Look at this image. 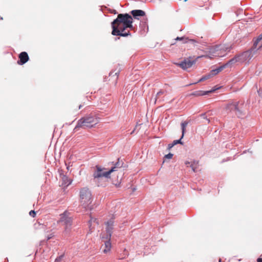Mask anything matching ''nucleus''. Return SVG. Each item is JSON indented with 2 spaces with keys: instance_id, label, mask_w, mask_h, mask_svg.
<instances>
[{
  "instance_id": "obj_5",
  "label": "nucleus",
  "mask_w": 262,
  "mask_h": 262,
  "mask_svg": "<svg viewBox=\"0 0 262 262\" xmlns=\"http://www.w3.org/2000/svg\"><path fill=\"white\" fill-rule=\"evenodd\" d=\"M80 202L84 208H86L92 202L91 190L87 187L80 189L79 191Z\"/></svg>"
},
{
  "instance_id": "obj_15",
  "label": "nucleus",
  "mask_w": 262,
  "mask_h": 262,
  "mask_svg": "<svg viewBox=\"0 0 262 262\" xmlns=\"http://www.w3.org/2000/svg\"><path fill=\"white\" fill-rule=\"evenodd\" d=\"M226 67L231 68L232 67L231 65H227V62L223 66H221L214 70H211L210 72V74L211 75H215L218 74L219 73H220L221 71H222V70Z\"/></svg>"
},
{
  "instance_id": "obj_2",
  "label": "nucleus",
  "mask_w": 262,
  "mask_h": 262,
  "mask_svg": "<svg viewBox=\"0 0 262 262\" xmlns=\"http://www.w3.org/2000/svg\"><path fill=\"white\" fill-rule=\"evenodd\" d=\"M231 46L226 45H220L209 48L205 51L206 54L198 58L206 57L213 58L216 57H224L231 49Z\"/></svg>"
},
{
  "instance_id": "obj_28",
  "label": "nucleus",
  "mask_w": 262,
  "mask_h": 262,
  "mask_svg": "<svg viewBox=\"0 0 262 262\" xmlns=\"http://www.w3.org/2000/svg\"><path fill=\"white\" fill-rule=\"evenodd\" d=\"M201 117L202 118H203V119H206L207 120V121H208V123L210 122V120L207 118V117H206V116L205 114H202L201 115Z\"/></svg>"
},
{
  "instance_id": "obj_26",
  "label": "nucleus",
  "mask_w": 262,
  "mask_h": 262,
  "mask_svg": "<svg viewBox=\"0 0 262 262\" xmlns=\"http://www.w3.org/2000/svg\"><path fill=\"white\" fill-rule=\"evenodd\" d=\"M29 214L30 216H31L32 217H35V216L36 215V212L34 210H31L30 211Z\"/></svg>"
},
{
  "instance_id": "obj_30",
  "label": "nucleus",
  "mask_w": 262,
  "mask_h": 262,
  "mask_svg": "<svg viewBox=\"0 0 262 262\" xmlns=\"http://www.w3.org/2000/svg\"><path fill=\"white\" fill-rule=\"evenodd\" d=\"M190 163H191V162H189V161H186L185 162V164L187 166H190Z\"/></svg>"
},
{
  "instance_id": "obj_10",
  "label": "nucleus",
  "mask_w": 262,
  "mask_h": 262,
  "mask_svg": "<svg viewBox=\"0 0 262 262\" xmlns=\"http://www.w3.org/2000/svg\"><path fill=\"white\" fill-rule=\"evenodd\" d=\"M69 213L65 211L63 213L60 215V219L58 222H63L65 225V229L64 233L65 234H68L71 230V226L72 225V219L69 216Z\"/></svg>"
},
{
  "instance_id": "obj_25",
  "label": "nucleus",
  "mask_w": 262,
  "mask_h": 262,
  "mask_svg": "<svg viewBox=\"0 0 262 262\" xmlns=\"http://www.w3.org/2000/svg\"><path fill=\"white\" fill-rule=\"evenodd\" d=\"M172 156H173V154H172L171 153H169L168 154L166 155L165 156V158H166V159H170L172 158Z\"/></svg>"
},
{
  "instance_id": "obj_32",
  "label": "nucleus",
  "mask_w": 262,
  "mask_h": 262,
  "mask_svg": "<svg viewBox=\"0 0 262 262\" xmlns=\"http://www.w3.org/2000/svg\"><path fill=\"white\" fill-rule=\"evenodd\" d=\"M257 262H262V258H258L257 259Z\"/></svg>"
},
{
  "instance_id": "obj_16",
  "label": "nucleus",
  "mask_w": 262,
  "mask_h": 262,
  "mask_svg": "<svg viewBox=\"0 0 262 262\" xmlns=\"http://www.w3.org/2000/svg\"><path fill=\"white\" fill-rule=\"evenodd\" d=\"M216 89H213L210 91H195L191 94L192 95L199 96H204L210 93L214 92Z\"/></svg>"
},
{
  "instance_id": "obj_14",
  "label": "nucleus",
  "mask_w": 262,
  "mask_h": 262,
  "mask_svg": "<svg viewBox=\"0 0 262 262\" xmlns=\"http://www.w3.org/2000/svg\"><path fill=\"white\" fill-rule=\"evenodd\" d=\"M130 13L136 19H138V16H144L145 15V12L141 10H134Z\"/></svg>"
},
{
  "instance_id": "obj_13",
  "label": "nucleus",
  "mask_w": 262,
  "mask_h": 262,
  "mask_svg": "<svg viewBox=\"0 0 262 262\" xmlns=\"http://www.w3.org/2000/svg\"><path fill=\"white\" fill-rule=\"evenodd\" d=\"M72 183L71 179H69L68 177L65 175L61 176V186L63 187H66L70 185Z\"/></svg>"
},
{
  "instance_id": "obj_9",
  "label": "nucleus",
  "mask_w": 262,
  "mask_h": 262,
  "mask_svg": "<svg viewBox=\"0 0 262 262\" xmlns=\"http://www.w3.org/2000/svg\"><path fill=\"white\" fill-rule=\"evenodd\" d=\"M95 170L93 174L94 179H99L102 177L106 178H110V174L113 172V169L108 171H105V168H102L100 166L96 165L94 168Z\"/></svg>"
},
{
  "instance_id": "obj_34",
  "label": "nucleus",
  "mask_w": 262,
  "mask_h": 262,
  "mask_svg": "<svg viewBox=\"0 0 262 262\" xmlns=\"http://www.w3.org/2000/svg\"><path fill=\"white\" fill-rule=\"evenodd\" d=\"M189 41L193 42H194V40L193 39H190Z\"/></svg>"
},
{
  "instance_id": "obj_17",
  "label": "nucleus",
  "mask_w": 262,
  "mask_h": 262,
  "mask_svg": "<svg viewBox=\"0 0 262 262\" xmlns=\"http://www.w3.org/2000/svg\"><path fill=\"white\" fill-rule=\"evenodd\" d=\"M123 165V162L118 159V161L114 164L111 169H113V172L117 170L118 168H121Z\"/></svg>"
},
{
  "instance_id": "obj_20",
  "label": "nucleus",
  "mask_w": 262,
  "mask_h": 262,
  "mask_svg": "<svg viewBox=\"0 0 262 262\" xmlns=\"http://www.w3.org/2000/svg\"><path fill=\"white\" fill-rule=\"evenodd\" d=\"M187 124H188V122H186V121H184V122H182L181 123V128H182V136H181V138H183V137L184 136V132H185V127H186Z\"/></svg>"
},
{
  "instance_id": "obj_22",
  "label": "nucleus",
  "mask_w": 262,
  "mask_h": 262,
  "mask_svg": "<svg viewBox=\"0 0 262 262\" xmlns=\"http://www.w3.org/2000/svg\"><path fill=\"white\" fill-rule=\"evenodd\" d=\"M176 40H182V41H183L184 42H187V40H188V38H185L184 37H177L176 39Z\"/></svg>"
},
{
  "instance_id": "obj_31",
  "label": "nucleus",
  "mask_w": 262,
  "mask_h": 262,
  "mask_svg": "<svg viewBox=\"0 0 262 262\" xmlns=\"http://www.w3.org/2000/svg\"><path fill=\"white\" fill-rule=\"evenodd\" d=\"M174 146V145H173V143H172L171 144H168V149H170L171 148H172L173 146Z\"/></svg>"
},
{
  "instance_id": "obj_24",
  "label": "nucleus",
  "mask_w": 262,
  "mask_h": 262,
  "mask_svg": "<svg viewBox=\"0 0 262 262\" xmlns=\"http://www.w3.org/2000/svg\"><path fill=\"white\" fill-rule=\"evenodd\" d=\"M181 139L182 138H181L179 140H174L172 142L173 143V145H174V146L178 143L179 144H182V142H181Z\"/></svg>"
},
{
  "instance_id": "obj_21",
  "label": "nucleus",
  "mask_w": 262,
  "mask_h": 262,
  "mask_svg": "<svg viewBox=\"0 0 262 262\" xmlns=\"http://www.w3.org/2000/svg\"><path fill=\"white\" fill-rule=\"evenodd\" d=\"M95 222L97 224L98 223L97 221V219L95 218L91 217L89 221V225H90L89 228H90V230H92L94 228V227L92 226V224L94 223Z\"/></svg>"
},
{
  "instance_id": "obj_7",
  "label": "nucleus",
  "mask_w": 262,
  "mask_h": 262,
  "mask_svg": "<svg viewBox=\"0 0 262 262\" xmlns=\"http://www.w3.org/2000/svg\"><path fill=\"white\" fill-rule=\"evenodd\" d=\"M111 25L113 29L112 32V35L123 37H126L130 35L129 32L128 31L127 32L125 31V30L127 28H129V27H125L123 25L119 23H117L116 24L113 25V21Z\"/></svg>"
},
{
  "instance_id": "obj_4",
  "label": "nucleus",
  "mask_w": 262,
  "mask_h": 262,
  "mask_svg": "<svg viewBox=\"0 0 262 262\" xmlns=\"http://www.w3.org/2000/svg\"><path fill=\"white\" fill-rule=\"evenodd\" d=\"M105 225L106 235L105 237L103 236L102 238L103 239L105 238L106 241H104V248L102 249V251L104 253H107L110 251L111 248V243L110 242V240L113 230L114 221L113 220H110L107 222L105 223Z\"/></svg>"
},
{
  "instance_id": "obj_8",
  "label": "nucleus",
  "mask_w": 262,
  "mask_h": 262,
  "mask_svg": "<svg viewBox=\"0 0 262 262\" xmlns=\"http://www.w3.org/2000/svg\"><path fill=\"white\" fill-rule=\"evenodd\" d=\"M117 23H121L125 27H133V18L132 16L127 13L119 14L118 15L116 19L113 21V25Z\"/></svg>"
},
{
  "instance_id": "obj_12",
  "label": "nucleus",
  "mask_w": 262,
  "mask_h": 262,
  "mask_svg": "<svg viewBox=\"0 0 262 262\" xmlns=\"http://www.w3.org/2000/svg\"><path fill=\"white\" fill-rule=\"evenodd\" d=\"M19 60L17 63L19 65H23L29 60V56L27 52H23L19 55Z\"/></svg>"
},
{
  "instance_id": "obj_27",
  "label": "nucleus",
  "mask_w": 262,
  "mask_h": 262,
  "mask_svg": "<svg viewBox=\"0 0 262 262\" xmlns=\"http://www.w3.org/2000/svg\"><path fill=\"white\" fill-rule=\"evenodd\" d=\"M62 257L63 255H60V256L56 258L55 262H59L61 260Z\"/></svg>"
},
{
  "instance_id": "obj_38",
  "label": "nucleus",
  "mask_w": 262,
  "mask_h": 262,
  "mask_svg": "<svg viewBox=\"0 0 262 262\" xmlns=\"http://www.w3.org/2000/svg\"><path fill=\"white\" fill-rule=\"evenodd\" d=\"M187 0H184L185 2L187 1Z\"/></svg>"
},
{
  "instance_id": "obj_37",
  "label": "nucleus",
  "mask_w": 262,
  "mask_h": 262,
  "mask_svg": "<svg viewBox=\"0 0 262 262\" xmlns=\"http://www.w3.org/2000/svg\"><path fill=\"white\" fill-rule=\"evenodd\" d=\"M117 74H118L117 72L115 73V75H117Z\"/></svg>"
},
{
  "instance_id": "obj_29",
  "label": "nucleus",
  "mask_w": 262,
  "mask_h": 262,
  "mask_svg": "<svg viewBox=\"0 0 262 262\" xmlns=\"http://www.w3.org/2000/svg\"><path fill=\"white\" fill-rule=\"evenodd\" d=\"M54 236L53 233H51L50 235L47 236V240L51 239Z\"/></svg>"
},
{
  "instance_id": "obj_33",
  "label": "nucleus",
  "mask_w": 262,
  "mask_h": 262,
  "mask_svg": "<svg viewBox=\"0 0 262 262\" xmlns=\"http://www.w3.org/2000/svg\"><path fill=\"white\" fill-rule=\"evenodd\" d=\"M111 12L112 13H114V14H116V13H117V11H116V10H112L111 11Z\"/></svg>"
},
{
  "instance_id": "obj_1",
  "label": "nucleus",
  "mask_w": 262,
  "mask_h": 262,
  "mask_svg": "<svg viewBox=\"0 0 262 262\" xmlns=\"http://www.w3.org/2000/svg\"><path fill=\"white\" fill-rule=\"evenodd\" d=\"M262 47V33L258 37L253 43L252 48L241 52L227 62V65H231L232 67L235 65L242 64H248L253 57L256 51Z\"/></svg>"
},
{
  "instance_id": "obj_3",
  "label": "nucleus",
  "mask_w": 262,
  "mask_h": 262,
  "mask_svg": "<svg viewBox=\"0 0 262 262\" xmlns=\"http://www.w3.org/2000/svg\"><path fill=\"white\" fill-rule=\"evenodd\" d=\"M99 122V119L95 115H89L79 119L74 129L76 132L79 128H86L94 126Z\"/></svg>"
},
{
  "instance_id": "obj_11",
  "label": "nucleus",
  "mask_w": 262,
  "mask_h": 262,
  "mask_svg": "<svg viewBox=\"0 0 262 262\" xmlns=\"http://www.w3.org/2000/svg\"><path fill=\"white\" fill-rule=\"evenodd\" d=\"M195 63V60H191L190 58L185 59L181 62L176 63L175 64L181 68L183 70H186L191 67Z\"/></svg>"
},
{
  "instance_id": "obj_23",
  "label": "nucleus",
  "mask_w": 262,
  "mask_h": 262,
  "mask_svg": "<svg viewBox=\"0 0 262 262\" xmlns=\"http://www.w3.org/2000/svg\"><path fill=\"white\" fill-rule=\"evenodd\" d=\"M211 74H209L208 75H206V76H203V77H202L199 81H198V82H201V81H203L205 80H206L207 79H208L210 76H211Z\"/></svg>"
},
{
  "instance_id": "obj_18",
  "label": "nucleus",
  "mask_w": 262,
  "mask_h": 262,
  "mask_svg": "<svg viewBox=\"0 0 262 262\" xmlns=\"http://www.w3.org/2000/svg\"><path fill=\"white\" fill-rule=\"evenodd\" d=\"M198 164L199 162L197 161H191L190 167L191 168L193 172H195V170L198 168L199 165Z\"/></svg>"
},
{
  "instance_id": "obj_35",
  "label": "nucleus",
  "mask_w": 262,
  "mask_h": 262,
  "mask_svg": "<svg viewBox=\"0 0 262 262\" xmlns=\"http://www.w3.org/2000/svg\"><path fill=\"white\" fill-rule=\"evenodd\" d=\"M81 106H81V105H80L79 106V109H80V108L81 107Z\"/></svg>"
},
{
  "instance_id": "obj_19",
  "label": "nucleus",
  "mask_w": 262,
  "mask_h": 262,
  "mask_svg": "<svg viewBox=\"0 0 262 262\" xmlns=\"http://www.w3.org/2000/svg\"><path fill=\"white\" fill-rule=\"evenodd\" d=\"M164 91L163 90H160L159 92H158L155 97V103H156L157 101H160L161 99H160V96L163 94H164Z\"/></svg>"
},
{
  "instance_id": "obj_36",
  "label": "nucleus",
  "mask_w": 262,
  "mask_h": 262,
  "mask_svg": "<svg viewBox=\"0 0 262 262\" xmlns=\"http://www.w3.org/2000/svg\"><path fill=\"white\" fill-rule=\"evenodd\" d=\"M219 262H221V259H220Z\"/></svg>"
},
{
  "instance_id": "obj_6",
  "label": "nucleus",
  "mask_w": 262,
  "mask_h": 262,
  "mask_svg": "<svg viewBox=\"0 0 262 262\" xmlns=\"http://www.w3.org/2000/svg\"><path fill=\"white\" fill-rule=\"evenodd\" d=\"M243 106L244 102H234L228 104L226 109L228 112L233 113L237 117H241L243 115Z\"/></svg>"
}]
</instances>
